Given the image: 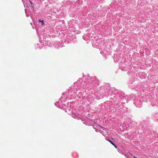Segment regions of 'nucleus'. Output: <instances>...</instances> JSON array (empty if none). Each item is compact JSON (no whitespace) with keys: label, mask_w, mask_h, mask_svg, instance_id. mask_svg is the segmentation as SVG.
<instances>
[{"label":"nucleus","mask_w":158,"mask_h":158,"mask_svg":"<svg viewBox=\"0 0 158 158\" xmlns=\"http://www.w3.org/2000/svg\"><path fill=\"white\" fill-rule=\"evenodd\" d=\"M39 22H40L42 24V25H43L44 24V22L43 20H41L40 19L39 20Z\"/></svg>","instance_id":"nucleus-1"},{"label":"nucleus","mask_w":158,"mask_h":158,"mask_svg":"<svg viewBox=\"0 0 158 158\" xmlns=\"http://www.w3.org/2000/svg\"><path fill=\"white\" fill-rule=\"evenodd\" d=\"M106 140L108 141L109 142L112 144V145L114 144V143L112 141L110 140L107 139H106Z\"/></svg>","instance_id":"nucleus-2"},{"label":"nucleus","mask_w":158,"mask_h":158,"mask_svg":"<svg viewBox=\"0 0 158 158\" xmlns=\"http://www.w3.org/2000/svg\"><path fill=\"white\" fill-rule=\"evenodd\" d=\"M97 83L96 84V85H98L99 82V81L98 80L97 81Z\"/></svg>","instance_id":"nucleus-3"},{"label":"nucleus","mask_w":158,"mask_h":158,"mask_svg":"<svg viewBox=\"0 0 158 158\" xmlns=\"http://www.w3.org/2000/svg\"><path fill=\"white\" fill-rule=\"evenodd\" d=\"M113 145L115 147V148H117V146H116V145L114 143V144Z\"/></svg>","instance_id":"nucleus-4"},{"label":"nucleus","mask_w":158,"mask_h":158,"mask_svg":"<svg viewBox=\"0 0 158 158\" xmlns=\"http://www.w3.org/2000/svg\"><path fill=\"white\" fill-rule=\"evenodd\" d=\"M100 53H101L102 54H103V51H102V52H100Z\"/></svg>","instance_id":"nucleus-5"},{"label":"nucleus","mask_w":158,"mask_h":158,"mask_svg":"<svg viewBox=\"0 0 158 158\" xmlns=\"http://www.w3.org/2000/svg\"><path fill=\"white\" fill-rule=\"evenodd\" d=\"M29 2H30V4H31L32 5V2L31 1H29Z\"/></svg>","instance_id":"nucleus-6"},{"label":"nucleus","mask_w":158,"mask_h":158,"mask_svg":"<svg viewBox=\"0 0 158 158\" xmlns=\"http://www.w3.org/2000/svg\"><path fill=\"white\" fill-rule=\"evenodd\" d=\"M133 157L134 158H137V157L135 156H133Z\"/></svg>","instance_id":"nucleus-7"},{"label":"nucleus","mask_w":158,"mask_h":158,"mask_svg":"<svg viewBox=\"0 0 158 158\" xmlns=\"http://www.w3.org/2000/svg\"><path fill=\"white\" fill-rule=\"evenodd\" d=\"M130 155L131 156H133L132 155V154H130Z\"/></svg>","instance_id":"nucleus-8"}]
</instances>
